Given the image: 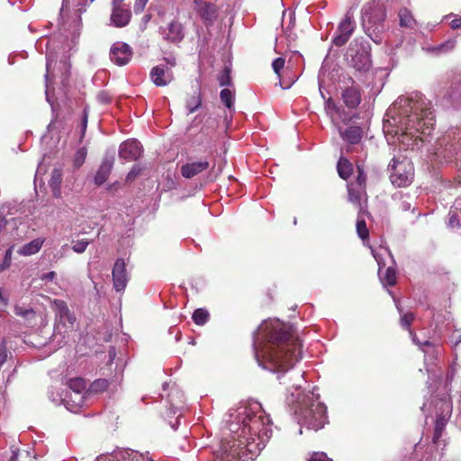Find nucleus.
Listing matches in <instances>:
<instances>
[{
    "label": "nucleus",
    "instance_id": "nucleus-1",
    "mask_svg": "<svg viewBox=\"0 0 461 461\" xmlns=\"http://www.w3.org/2000/svg\"><path fill=\"white\" fill-rule=\"evenodd\" d=\"M264 340L261 365L273 373L285 374L302 358V343L293 327L279 320L260 327Z\"/></svg>",
    "mask_w": 461,
    "mask_h": 461
},
{
    "label": "nucleus",
    "instance_id": "nucleus-2",
    "mask_svg": "<svg viewBox=\"0 0 461 461\" xmlns=\"http://www.w3.org/2000/svg\"><path fill=\"white\" fill-rule=\"evenodd\" d=\"M400 104L410 108L405 113L407 115L405 129L402 131V138L411 137L413 141L422 140L420 135H430L435 124V117L428 104L421 98L413 100V98L401 99Z\"/></svg>",
    "mask_w": 461,
    "mask_h": 461
},
{
    "label": "nucleus",
    "instance_id": "nucleus-3",
    "mask_svg": "<svg viewBox=\"0 0 461 461\" xmlns=\"http://www.w3.org/2000/svg\"><path fill=\"white\" fill-rule=\"evenodd\" d=\"M244 418L242 420V427L239 429V436L249 441H254V444H258V447L264 441V438L268 437L270 431V419L265 415L264 411H253L251 409H245L242 413Z\"/></svg>",
    "mask_w": 461,
    "mask_h": 461
},
{
    "label": "nucleus",
    "instance_id": "nucleus-4",
    "mask_svg": "<svg viewBox=\"0 0 461 461\" xmlns=\"http://www.w3.org/2000/svg\"><path fill=\"white\" fill-rule=\"evenodd\" d=\"M230 430L234 432L231 439L222 440L221 443L220 450L218 451V457L223 461H246L253 455L260 450L258 444H254V441L242 438L239 436V431L230 428Z\"/></svg>",
    "mask_w": 461,
    "mask_h": 461
},
{
    "label": "nucleus",
    "instance_id": "nucleus-5",
    "mask_svg": "<svg viewBox=\"0 0 461 461\" xmlns=\"http://www.w3.org/2000/svg\"><path fill=\"white\" fill-rule=\"evenodd\" d=\"M370 47L363 38L352 41L346 52V60L349 67L359 72H366L371 67Z\"/></svg>",
    "mask_w": 461,
    "mask_h": 461
},
{
    "label": "nucleus",
    "instance_id": "nucleus-6",
    "mask_svg": "<svg viewBox=\"0 0 461 461\" xmlns=\"http://www.w3.org/2000/svg\"><path fill=\"white\" fill-rule=\"evenodd\" d=\"M300 422L308 429L318 430L323 428L327 422L326 406L319 401H311V403L305 405L299 410Z\"/></svg>",
    "mask_w": 461,
    "mask_h": 461
},
{
    "label": "nucleus",
    "instance_id": "nucleus-7",
    "mask_svg": "<svg viewBox=\"0 0 461 461\" xmlns=\"http://www.w3.org/2000/svg\"><path fill=\"white\" fill-rule=\"evenodd\" d=\"M391 167V182L393 185L402 187L409 185L414 177V167L411 160L393 158Z\"/></svg>",
    "mask_w": 461,
    "mask_h": 461
},
{
    "label": "nucleus",
    "instance_id": "nucleus-8",
    "mask_svg": "<svg viewBox=\"0 0 461 461\" xmlns=\"http://www.w3.org/2000/svg\"><path fill=\"white\" fill-rule=\"evenodd\" d=\"M53 306L57 312L55 330L60 333H68L74 330L77 319L68 309L67 303L63 300L55 299Z\"/></svg>",
    "mask_w": 461,
    "mask_h": 461
},
{
    "label": "nucleus",
    "instance_id": "nucleus-9",
    "mask_svg": "<svg viewBox=\"0 0 461 461\" xmlns=\"http://www.w3.org/2000/svg\"><path fill=\"white\" fill-rule=\"evenodd\" d=\"M355 29L356 22L353 15L348 12L338 25L336 36L333 38L332 43L337 47L344 46L348 41Z\"/></svg>",
    "mask_w": 461,
    "mask_h": 461
},
{
    "label": "nucleus",
    "instance_id": "nucleus-10",
    "mask_svg": "<svg viewBox=\"0 0 461 461\" xmlns=\"http://www.w3.org/2000/svg\"><path fill=\"white\" fill-rule=\"evenodd\" d=\"M363 16L368 23L376 26L383 23L386 17L384 3L381 0H371L362 9Z\"/></svg>",
    "mask_w": 461,
    "mask_h": 461
},
{
    "label": "nucleus",
    "instance_id": "nucleus-11",
    "mask_svg": "<svg viewBox=\"0 0 461 461\" xmlns=\"http://www.w3.org/2000/svg\"><path fill=\"white\" fill-rule=\"evenodd\" d=\"M159 32L163 40L169 43L177 44L185 38L184 26L177 20L171 21L166 27H160Z\"/></svg>",
    "mask_w": 461,
    "mask_h": 461
},
{
    "label": "nucleus",
    "instance_id": "nucleus-12",
    "mask_svg": "<svg viewBox=\"0 0 461 461\" xmlns=\"http://www.w3.org/2000/svg\"><path fill=\"white\" fill-rule=\"evenodd\" d=\"M113 288L116 292H122L127 286L129 276L126 263L123 258H117L112 270Z\"/></svg>",
    "mask_w": 461,
    "mask_h": 461
},
{
    "label": "nucleus",
    "instance_id": "nucleus-13",
    "mask_svg": "<svg viewBox=\"0 0 461 461\" xmlns=\"http://www.w3.org/2000/svg\"><path fill=\"white\" fill-rule=\"evenodd\" d=\"M194 8L205 26H211L218 17V7L212 3L201 1L194 4Z\"/></svg>",
    "mask_w": 461,
    "mask_h": 461
},
{
    "label": "nucleus",
    "instance_id": "nucleus-14",
    "mask_svg": "<svg viewBox=\"0 0 461 461\" xmlns=\"http://www.w3.org/2000/svg\"><path fill=\"white\" fill-rule=\"evenodd\" d=\"M132 51L131 47L124 42H116L110 51V58L118 66L126 65L131 59Z\"/></svg>",
    "mask_w": 461,
    "mask_h": 461
},
{
    "label": "nucleus",
    "instance_id": "nucleus-15",
    "mask_svg": "<svg viewBox=\"0 0 461 461\" xmlns=\"http://www.w3.org/2000/svg\"><path fill=\"white\" fill-rule=\"evenodd\" d=\"M142 149L137 140L123 141L119 148V157L127 161H135L141 156Z\"/></svg>",
    "mask_w": 461,
    "mask_h": 461
},
{
    "label": "nucleus",
    "instance_id": "nucleus-16",
    "mask_svg": "<svg viewBox=\"0 0 461 461\" xmlns=\"http://www.w3.org/2000/svg\"><path fill=\"white\" fill-rule=\"evenodd\" d=\"M150 78L155 86H165L173 80V72L166 65H158L151 69Z\"/></svg>",
    "mask_w": 461,
    "mask_h": 461
},
{
    "label": "nucleus",
    "instance_id": "nucleus-17",
    "mask_svg": "<svg viewBox=\"0 0 461 461\" xmlns=\"http://www.w3.org/2000/svg\"><path fill=\"white\" fill-rule=\"evenodd\" d=\"M113 158H104L102 160V163L99 166L96 174L94 177V183L96 185H102L104 183L106 182L113 167Z\"/></svg>",
    "mask_w": 461,
    "mask_h": 461
},
{
    "label": "nucleus",
    "instance_id": "nucleus-18",
    "mask_svg": "<svg viewBox=\"0 0 461 461\" xmlns=\"http://www.w3.org/2000/svg\"><path fill=\"white\" fill-rule=\"evenodd\" d=\"M131 17V13L128 9H123L120 5H113L111 21L116 27L126 26Z\"/></svg>",
    "mask_w": 461,
    "mask_h": 461
},
{
    "label": "nucleus",
    "instance_id": "nucleus-19",
    "mask_svg": "<svg viewBox=\"0 0 461 461\" xmlns=\"http://www.w3.org/2000/svg\"><path fill=\"white\" fill-rule=\"evenodd\" d=\"M210 164L206 159L186 163L181 167V174L185 178H192L194 176L205 171Z\"/></svg>",
    "mask_w": 461,
    "mask_h": 461
},
{
    "label": "nucleus",
    "instance_id": "nucleus-20",
    "mask_svg": "<svg viewBox=\"0 0 461 461\" xmlns=\"http://www.w3.org/2000/svg\"><path fill=\"white\" fill-rule=\"evenodd\" d=\"M344 104L348 108H356L361 102V93L357 86L347 87L342 93Z\"/></svg>",
    "mask_w": 461,
    "mask_h": 461
},
{
    "label": "nucleus",
    "instance_id": "nucleus-21",
    "mask_svg": "<svg viewBox=\"0 0 461 461\" xmlns=\"http://www.w3.org/2000/svg\"><path fill=\"white\" fill-rule=\"evenodd\" d=\"M67 385L77 394L78 398L77 404L81 405L84 402L82 393L86 387V381L81 377H74L68 380Z\"/></svg>",
    "mask_w": 461,
    "mask_h": 461
},
{
    "label": "nucleus",
    "instance_id": "nucleus-22",
    "mask_svg": "<svg viewBox=\"0 0 461 461\" xmlns=\"http://www.w3.org/2000/svg\"><path fill=\"white\" fill-rule=\"evenodd\" d=\"M362 129L358 126H351L344 131H340L341 138L349 144H357L362 139Z\"/></svg>",
    "mask_w": 461,
    "mask_h": 461
},
{
    "label": "nucleus",
    "instance_id": "nucleus-23",
    "mask_svg": "<svg viewBox=\"0 0 461 461\" xmlns=\"http://www.w3.org/2000/svg\"><path fill=\"white\" fill-rule=\"evenodd\" d=\"M14 314L22 317L28 325H35L37 314L32 308H24L19 304H16L14 308Z\"/></svg>",
    "mask_w": 461,
    "mask_h": 461
},
{
    "label": "nucleus",
    "instance_id": "nucleus-24",
    "mask_svg": "<svg viewBox=\"0 0 461 461\" xmlns=\"http://www.w3.org/2000/svg\"><path fill=\"white\" fill-rule=\"evenodd\" d=\"M348 200L361 207V199L366 194V189H362L360 186H356L355 184H349L348 186ZM362 210V208H360Z\"/></svg>",
    "mask_w": 461,
    "mask_h": 461
},
{
    "label": "nucleus",
    "instance_id": "nucleus-25",
    "mask_svg": "<svg viewBox=\"0 0 461 461\" xmlns=\"http://www.w3.org/2000/svg\"><path fill=\"white\" fill-rule=\"evenodd\" d=\"M337 169L339 176L342 179L347 180L353 172V166L348 159L340 158L337 164Z\"/></svg>",
    "mask_w": 461,
    "mask_h": 461
},
{
    "label": "nucleus",
    "instance_id": "nucleus-26",
    "mask_svg": "<svg viewBox=\"0 0 461 461\" xmlns=\"http://www.w3.org/2000/svg\"><path fill=\"white\" fill-rule=\"evenodd\" d=\"M42 245H43V240H41V239H35V240H32L31 242L23 245L19 249L18 252L21 255H24V256L33 255V254L37 253L41 249Z\"/></svg>",
    "mask_w": 461,
    "mask_h": 461
},
{
    "label": "nucleus",
    "instance_id": "nucleus-27",
    "mask_svg": "<svg viewBox=\"0 0 461 461\" xmlns=\"http://www.w3.org/2000/svg\"><path fill=\"white\" fill-rule=\"evenodd\" d=\"M202 105V95L200 91H195L192 95H190L186 100V108L189 111V113H194L198 110Z\"/></svg>",
    "mask_w": 461,
    "mask_h": 461
},
{
    "label": "nucleus",
    "instance_id": "nucleus-28",
    "mask_svg": "<svg viewBox=\"0 0 461 461\" xmlns=\"http://www.w3.org/2000/svg\"><path fill=\"white\" fill-rule=\"evenodd\" d=\"M447 419L445 416L441 415L438 416L436 420L435 426H434V434L432 441L433 443H438L439 438L442 436L443 431L445 430L446 425H447Z\"/></svg>",
    "mask_w": 461,
    "mask_h": 461
},
{
    "label": "nucleus",
    "instance_id": "nucleus-29",
    "mask_svg": "<svg viewBox=\"0 0 461 461\" xmlns=\"http://www.w3.org/2000/svg\"><path fill=\"white\" fill-rule=\"evenodd\" d=\"M380 279L384 285H395L397 282L396 270L392 267H387L384 273L380 276Z\"/></svg>",
    "mask_w": 461,
    "mask_h": 461
},
{
    "label": "nucleus",
    "instance_id": "nucleus-30",
    "mask_svg": "<svg viewBox=\"0 0 461 461\" xmlns=\"http://www.w3.org/2000/svg\"><path fill=\"white\" fill-rule=\"evenodd\" d=\"M231 68L230 66L225 65L222 70L217 77L220 86H231L232 79H231Z\"/></svg>",
    "mask_w": 461,
    "mask_h": 461
},
{
    "label": "nucleus",
    "instance_id": "nucleus-31",
    "mask_svg": "<svg viewBox=\"0 0 461 461\" xmlns=\"http://www.w3.org/2000/svg\"><path fill=\"white\" fill-rule=\"evenodd\" d=\"M398 15H399V19H400V25L402 27H408V28L412 27L415 21H414L413 16L410 10H408L405 7L401 8L398 13Z\"/></svg>",
    "mask_w": 461,
    "mask_h": 461
},
{
    "label": "nucleus",
    "instance_id": "nucleus-32",
    "mask_svg": "<svg viewBox=\"0 0 461 461\" xmlns=\"http://www.w3.org/2000/svg\"><path fill=\"white\" fill-rule=\"evenodd\" d=\"M234 91H231L229 88H223L220 93V99L221 103L230 110L234 106Z\"/></svg>",
    "mask_w": 461,
    "mask_h": 461
},
{
    "label": "nucleus",
    "instance_id": "nucleus-33",
    "mask_svg": "<svg viewBox=\"0 0 461 461\" xmlns=\"http://www.w3.org/2000/svg\"><path fill=\"white\" fill-rule=\"evenodd\" d=\"M356 229H357V232L358 237L363 241L368 240V238H369V230H368V228L366 226V222L365 219L361 218L359 215H358V218H357V221Z\"/></svg>",
    "mask_w": 461,
    "mask_h": 461
},
{
    "label": "nucleus",
    "instance_id": "nucleus-34",
    "mask_svg": "<svg viewBox=\"0 0 461 461\" xmlns=\"http://www.w3.org/2000/svg\"><path fill=\"white\" fill-rule=\"evenodd\" d=\"M193 321L197 325H204L209 320V312L207 310L199 308L193 313Z\"/></svg>",
    "mask_w": 461,
    "mask_h": 461
},
{
    "label": "nucleus",
    "instance_id": "nucleus-35",
    "mask_svg": "<svg viewBox=\"0 0 461 461\" xmlns=\"http://www.w3.org/2000/svg\"><path fill=\"white\" fill-rule=\"evenodd\" d=\"M109 386V382L106 379H96L95 380L89 387L90 393H101L107 390Z\"/></svg>",
    "mask_w": 461,
    "mask_h": 461
},
{
    "label": "nucleus",
    "instance_id": "nucleus-36",
    "mask_svg": "<svg viewBox=\"0 0 461 461\" xmlns=\"http://www.w3.org/2000/svg\"><path fill=\"white\" fill-rule=\"evenodd\" d=\"M414 319L415 315L411 312L403 313L400 319V324L402 327V329L408 330L411 336L414 335L411 329V323L413 322Z\"/></svg>",
    "mask_w": 461,
    "mask_h": 461
},
{
    "label": "nucleus",
    "instance_id": "nucleus-37",
    "mask_svg": "<svg viewBox=\"0 0 461 461\" xmlns=\"http://www.w3.org/2000/svg\"><path fill=\"white\" fill-rule=\"evenodd\" d=\"M62 182V171L55 168L51 172V177L50 180V185L51 188L59 189Z\"/></svg>",
    "mask_w": 461,
    "mask_h": 461
},
{
    "label": "nucleus",
    "instance_id": "nucleus-38",
    "mask_svg": "<svg viewBox=\"0 0 461 461\" xmlns=\"http://www.w3.org/2000/svg\"><path fill=\"white\" fill-rule=\"evenodd\" d=\"M86 155H87V150L85 147L80 148L76 152L75 158H74V167L76 168H79L85 163Z\"/></svg>",
    "mask_w": 461,
    "mask_h": 461
},
{
    "label": "nucleus",
    "instance_id": "nucleus-39",
    "mask_svg": "<svg viewBox=\"0 0 461 461\" xmlns=\"http://www.w3.org/2000/svg\"><path fill=\"white\" fill-rule=\"evenodd\" d=\"M356 186H360L362 189H366V175L364 168L357 165V176L353 183Z\"/></svg>",
    "mask_w": 461,
    "mask_h": 461
},
{
    "label": "nucleus",
    "instance_id": "nucleus-40",
    "mask_svg": "<svg viewBox=\"0 0 461 461\" xmlns=\"http://www.w3.org/2000/svg\"><path fill=\"white\" fill-rule=\"evenodd\" d=\"M412 340H413V342H414L416 345H418V346L420 347V349H422V351H423L425 354H427V353H429V349H426V348H431L432 350H434V348H435V345H434L431 341H429V340H425V341L421 342V341H420V340L418 339V338L416 337V335H415V334L412 336Z\"/></svg>",
    "mask_w": 461,
    "mask_h": 461
},
{
    "label": "nucleus",
    "instance_id": "nucleus-41",
    "mask_svg": "<svg viewBox=\"0 0 461 461\" xmlns=\"http://www.w3.org/2000/svg\"><path fill=\"white\" fill-rule=\"evenodd\" d=\"M13 249H14V246H11V247H10V248L5 251V254L4 259H3V261H2V267H0V272L5 271V269H7V268L10 267L11 262H12Z\"/></svg>",
    "mask_w": 461,
    "mask_h": 461
},
{
    "label": "nucleus",
    "instance_id": "nucleus-42",
    "mask_svg": "<svg viewBox=\"0 0 461 461\" xmlns=\"http://www.w3.org/2000/svg\"><path fill=\"white\" fill-rule=\"evenodd\" d=\"M142 168L139 165H134L130 172L127 174L125 181L127 183H131L135 180L137 176L141 174Z\"/></svg>",
    "mask_w": 461,
    "mask_h": 461
},
{
    "label": "nucleus",
    "instance_id": "nucleus-43",
    "mask_svg": "<svg viewBox=\"0 0 461 461\" xmlns=\"http://www.w3.org/2000/svg\"><path fill=\"white\" fill-rule=\"evenodd\" d=\"M90 241L87 239L77 240L73 246L72 249L77 253H83L86 251Z\"/></svg>",
    "mask_w": 461,
    "mask_h": 461
},
{
    "label": "nucleus",
    "instance_id": "nucleus-44",
    "mask_svg": "<svg viewBox=\"0 0 461 461\" xmlns=\"http://www.w3.org/2000/svg\"><path fill=\"white\" fill-rule=\"evenodd\" d=\"M285 60L284 58H276V59H274V61L272 62V68L274 70V72L278 76L280 77V70L285 67Z\"/></svg>",
    "mask_w": 461,
    "mask_h": 461
},
{
    "label": "nucleus",
    "instance_id": "nucleus-45",
    "mask_svg": "<svg viewBox=\"0 0 461 461\" xmlns=\"http://www.w3.org/2000/svg\"><path fill=\"white\" fill-rule=\"evenodd\" d=\"M8 295L5 294V291L3 288H0V311L5 312V309L8 305Z\"/></svg>",
    "mask_w": 461,
    "mask_h": 461
},
{
    "label": "nucleus",
    "instance_id": "nucleus-46",
    "mask_svg": "<svg viewBox=\"0 0 461 461\" xmlns=\"http://www.w3.org/2000/svg\"><path fill=\"white\" fill-rule=\"evenodd\" d=\"M309 461H332L330 459L325 453H314L309 459Z\"/></svg>",
    "mask_w": 461,
    "mask_h": 461
},
{
    "label": "nucleus",
    "instance_id": "nucleus-47",
    "mask_svg": "<svg viewBox=\"0 0 461 461\" xmlns=\"http://www.w3.org/2000/svg\"><path fill=\"white\" fill-rule=\"evenodd\" d=\"M148 2H149V0H136L135 4H134L135 13L136 14L141 13L144 10Z\"/></svg>",
    "mask_w": 461,
    "mask_h": 461
},
{
    "label": "nucleus",
    "instance_id": "nucleus-48",
    "mask_svg": "<svg viewBox=\"0 0 461 461\" xmlns=\"http://www.w3.org/2000/svg\"><path fill=\"white\" fill-rule=\"evenodd\" d=\"M454 47H455L454 41H447L446 43L441 44L438 47V50L441 52H446V51H448V50H452Z\"/></svg>",
    "mask_w": 461,
    "mask_h": 461
},
{
    "label": "nucleus",
    "instance_id": "nucleus-49",
    "mask_svg": "<svg viewBox=\"0 0 461 461\" xmlns=\"http://www.w3.org/2000/svg\"><path fill=\"white\" fill-rule=\"evenodd\" d=\"M451 27L453 29H461V17L457 19H454L451 22Z\"/></svg>",
    "mask_w": 461,
    "mask_h": 461
},
{
    "label": "nucleus",
    "instance_id": "nucleus-50",
    "mask_svg": "<svg viewBox=\"0 0 461 461\" xmlns=\"http://www.w3.org/2000/svg\"><path fill=\"white\" fill-rule=\"evenodd\" d=\"M56 276V273L54 271H50L47 274H45L41 279L42 280H52Z\"/></svg>",
    "mask_w": 461,
    "mask_h": 461
},
{
    "label": "nucleus",
    "instance_id": "nucleus-51",
    "mask_svg": "<svg viewBox=\"0 0 461 461\" xmlns=\"http://www.w3.org/2000/svg\"><path fill=\"white\" fill-rule=\"evenodd\" d=\"M17 455H18V453H17V452L13 451V453H12V456H11V458H10V461H15V459H16V457H17Z\"/></svg>",
    "mask_w": 461,
    "mask_h": 461
},
{
    "label": "nucleus",
    "instance_id": "nucleus-52",
    "mask_svg": "<svg viewBox=\"0 0 461 461\" xmlns=\"http://www.w3.org/2000/svg\"><path fill=\"white\" fill-rule=\"evenodd\" d=\"M83 127L86 128V124H87V117H86V114L85 115V118L83 120Z\"/></svg>",
    "mask_w": 461,
    "mask_h": 461
},
{
    "label": "nucleus",
    "instance_id": "nucleus-53",
    "mask_svg": "<svg viewBox=\"0 0 461 461\" xmlns=\"http://www.w3.org/2000/svg\"><path fill=\"white\" fill-rule=\"evenodd\" d=\"M123 0H113V5H121Z\"/></svg>",
    "mask_w": 461,
    "mask_h": 461
},
{
    "label": "nucleus",
    "instance_id": "nucleus-54",
    "mask_svg": "<svg viewBox=\"0 0 461 461\" xmlns=\"http://www.w3.org/2000/svg\"><path fill=\"white\" fill-rule=\"evenodd\" d=\"M455 220H456V219L454 216H452V217L450 218V222H451V223H453V222L455 221Z\"/></svg>",
    "mask_w": 461,
    "mask_h": 461
},
{
    "label": "nucleus",
    "instance_id": "nucleus-55",
    "mask_svg": "<svg viewBox=\"0 0 461 461\" xmlns=\"http://www.w3.org/2000/svg\"><path fill=\"white\" fill-rule=\"evenodd\" d=\"M396 307H397V309H398V311H399L400 312H402V308H401L399 305H396Z\"/></svg>",
    "mask_w": 461,
    "mask_h": 461
},
{
    "label": "nucleus",
    "instance_id": "nucleus-56",
    "mask_svg": "<svg viewBox=\"0 0 461 461\" xmlns=\"http://www.w3.org/2000/svg\"><path fill=\"white\" fill-rule=\"evenodd\" d=\"M281 384H288L289 383H287L286 381H280Z\"/></svg>",
    "mask_w": 461,
    "mask_h": 461
},
{
    "label": "nucleus",
    "instance_id": "nucleus-57",
    "mask_svg": "<svg viewBox=\"0 0 461 461\" xmlns=\"http://www.w3.org/2000/svg\"><path fill=\"white\" fill-rule=\"evenodd\" d=\"M403 209H405V210H406V209H410V206L404 205V206H403Z\"/></svg>",
    "mask_w": 461,
    "mask_h": 461
},
{
    "label": "nucleus",
    "instance_id": "nucleus-58",
    "mask_svg": "<svg viewBox=\"0 0 461 461\" xmlns=\"http://www.w3.org/2000/svg\"><path fill=\"white\" fill-rule=\"evenodd\" d=\"M403 209H405V210H406V209H410V206L404 205V206H403Z\"/></svg>",
    "mask_w": 461,
    "mask_h": 461
},
{
    "label": "nucleus",
    "instance_id": "nucleus-59",
    "mask_svg": "<svg viewBox=\"0 0 461 461\" xmlns=\"http://www.w3.org/2000/svg\"><path fill=\"white\" fill-rule=\"evenodd\" d=\"M403 209H405V210H406V209H410V206L404 205V206H403Z\"/></svg>",
    "mask_w": 461,
    "mask_h": 461
},
{
    "label": "nucleus",
    "instance_id": "nucleus-60",
    "mask_svg": "<svg viewBox=\"0 0 461 461\" xmlns=\"http://www.w3.org/2000/svg\"><path fill=\"white\" fill-rule=\"evenodd\" d=\"M332 107H333L334 109H337L336 104H332Z\"/></svg>",
    "mask_w": 461,
    "mask_h": 461
},
{
    "label": "nucleus",
    "instance_id": "nucleus-61",
    "mask_svg": "<svg viewBox=\"0 0 461 461\" xmlns=\"http://www.w3.org/2000/svg\"><path fill=\"white\" fill-rule=\"evenodd\" d=\"M0 267H2V263H0Z\"/></svg>",
    "mask_w": 461,
    "mask_h": 461
}]
</instances>
